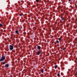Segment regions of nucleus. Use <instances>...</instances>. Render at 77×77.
<instances>
[{"label": "nucleus", "instance_id": "nucleus-21", "mask_svg": "<svg viewBox=\"0 0 77 77\" xmlns=\"http://www.w3.org/2000/svg\"><path fill=\"white\" fill-rule=\"evenodd\" d=\"M22 28H21V27H19V29H21Z\"/></svg>", "mask_w": 77, "mask_h": 77}, {"label": "nucleus", "instance_id": "nucleus-1", "mask_svg": "<svg viewBox=\"0 0 77 77\" xmlns=\"http://www.w3.org/2000/svg\"><path fill=\"white\" fill-rule=\"evenodd\" d=\"M5 57L3 56L2 57V58L0 59V62H2V61H3L5 60Z\"/></svg>", "mask_w": 77, "mask_h": 77}, {"label": "nucleus", "instance_id": "nucleus-30", "mask_svg": "<svg viewBox=\"0 0 77 77\" xmlns=\"http://www.w3.org/2000/svg\"><path fill=\"white\" fill-rule=\"evenodd\" d=\"M64 12H65V11H64Z\"/></svg>", "mask_w": 77, "mask_h": 77}, {"label": "nucleus", "instance_id": "nucleus-14", "mask_svg": "<svg viewBox=\"0 0 77 77\" xmlns=\"http://www.w3.org/2000/svg\"><path fill=\"white\" fill-rule=\"evenodd\" d=\"M62 38H59V41H60V40H61V39H62Z\"/></svg>", "mask_w": 77, "mask_h": 77}, {"label": "nucleus", "instance_id": "nucleus-27", "mask_svg": "<svg viewBox=\"0 0 77 77\" xmlns=\"http://www.w3.org/2000/svg\"><path fill=\"white\" fill-rule=\"evenodd\" d=\"M75 74V75H77V72H76V73Z\"/></svg>", "mask_w": 77, "mask_h": 77}, {"label": "nucleus", "instance_id": "nucleus-17", "mask_svg": "<svg viewBox=\"0 0 77 77\" xmlns=\"http://www.w3.org/2000/svg\"><path fill=\"white\" fill-rule=\"evenodd\" d=\"M61 68L62 69H64V67L62 66Z\"/></svg>", "mask_w": 77, "mask_h": 77}, {"label": "nucleus", "instance_id": "nucleus-18", "mask_svg": "<svg viewBox=\"0 0 77 77\" xmlns=\"http://www.w3.org/2000/svg\"><path fill=\"white\" fill-rule=\"evenodd\" d=\"M2 64H3V65H5V63L4 62H2Z\"/></svg>", "mask_w": 77, "mask_h": 77}, {"label": "nucleus", "instance_id": "nucleus-6", "mask_svg": "<svg viewBox=\"0 0 77 77\" xmlns=\"http://www.w3.org/2000/svg\"><path fill=\"white\" fill-rule=\"evenodd\" d=\"M5 68H8L9 67V65H8V64H6L5 65Z\"/></svg>", "mask_w": 77, "mask_h": 77}, {"label": "nucleus", "instance_id": "nucleus-29", "mask_svg": "<svg viewBox=\"0 0 77 77\" xmlns=\"http://www.w3.org/2000/svg\"><path fill=\"white\" fill-rule=\"evenodd\" d=\"M66 15H68V14H66Z\"/></svg>", "mask_w": 77, "mask_h": 77}, {"label": "nucleus", "instance_id": "nucleus-11", "mask_svg": "<svg viewBox=\"0 0 77 77\" xmlns=\"http://www.w3.org/2000/svg\"><path fill=\"white\" fill-rule=\"evenodd\" d=\"M12 52L13 53H15V50H13L12 51Z\"/></svg>", "mask_w": 77, "mask_h": 77}, {"label": "nucleus", "instance_id": "nucleus-13", "mask_svg": "<svg viewBox=\"0 0 77 77\" xmlns=\"http://www.w3.org/2000/svg\"><path fill=\"white\" fill-rule=\"evenodd\" d=\"M19 9H22V7H19Z\"/></svg>", "mask_w": 77, "mask_h": 77}, {"label": "nucleus", "instance_id": "nucleus-32", "mask_svg": "<svg viewBox=\"0 0 77 77\" xmlns=\"http://www.w3.org/2000/svg\"><path fill=\"white\" fill-rule=\"evenodd\" d=\"M45 2H46V1H45Z\"/></svg>", "mask_w": 77, "mask_h": 77}, {"label": "nucleus", "instance_id": "nucleus-12", "mask_svg": "<svg viewBox=\"0 0 77 77\" xmlns=\"http://www.w3.org/2000/svg\"><path fill=\"white\" fill-rule=\"evenodd\" d=\"M41 72H42V73H43L44 72H43V69H42V70H41Z\"/></svg>", "mask_w": 77, "mask_h": 77}, {"label": "nucleus", "instance_id": "nucleus-5", "mask_svg": "<svg viewBox=\"0 0 77 77\" xmlns=\"http://www.w3.org/2000/svg\"><path fill=\"white\" fill-rule=\"evenodd\" d=\"M37 47V48H38V50H40L41 48V46H38Z\"/></svg>", "mask_w": 77, "mask_h": 77}, {"label": "nucleus", "instance_id": "nucleus-23", "mask_svg": "<svg viewBox=\"0 0 77 77\" xmlns=\"http://www.w3.org/2000/svg\"><path fill=\"white\" fill-rule=\"evenodd\" d=\"M4 32H6V30H4Z\"/></svg>", "mask_w": 77, "mask_h": 77}, {"label": "nucleus", "instance_id": "nucleus-16", "mask_svg": "<svg viewBox=\"0 0 77 77\" xmlns=\"http://www.w3.org/2000/svg\"><path fill=\"white\" fill-rule=\"evenodd\" d=\"M36 1V2H39V0H35Z\"/></svg>", "mask_w": 77, "mask_h": 77}, {"label": "nucleus", "instance_id": "nucleus-24", "mask_svg": "<svg viewBox=\"0 0 77 77\" xmlns=\"http://www.w3.org/2000/svg\"><path fill=\"white\" fill-rule=\"evenodd\" d=\"M71 0H69V2H71Z\"/></svg>", "mask_w": 77, "mask_h": 77}, {"label": "nucleus", "instance_id": "nucleus-10", "mask_svg": "<svg viewBox=\"0 0 77 77\" xmlns=\"http://www.w3.org/2000/svg\"><path fill=\"white\" fill-rule=\"evenodd\" d=\"M60 73H58V74H57V76H59V75H60Z\"/></svg>", "mask_w": 77, "mask_h": 77}, {"label": "nucleus", "instance_id": "nucleus-2", "mask_svg": "<svg viewBox=\"0 0 77 77\" xmlns=\"http://www.w3.org/2000/svg\"><path fill=\"white\" fill-rule=\"evenodd\" d=\"M61 20H63V21H62V20H60V23H63V22H65V20H66L64 17L62 18Z\"/></svg>", "mask_w": 77, "mask_h": 77}, {"label": "nucleus", "instance_id": "nucleus-28", "mask_svg": "<svg viewBox=\"0 0 77 77\" xmlns=\"http://www.w3.org/2000/svg\"><path fill=\"white\" fill-rule=\"evenodd\" d=\"M24 34H25V35H26V33H25Z\"/></svg>", "mask_w": 77, "mask_h": 77}, {"label": "nucleus", "instance_id": "nucleus-20", "mask_svg": "<svg viewBox=\"0 0 77 77\" xmlns=\"http://www.w3.org/2000/svg\"><path fill=\"white\" fill-rule=\"evenodd\" d=\"M63 50H66V48H64L63 49Z\"/></svg>", "mask_w": 77, "mask_h": 77}, {"label": "nucleus", "instance_id": "nucleus-15", "mask_svg": "<svg viewBox=\"0 0 77 77\" xmlns=\"http://www.w3.org/2000/svg\"><path fill=\"white\" fill-rule=\"evenodd\" d=\"M56 42H57V43L58 44H59V41H56Z\"/></svg>", "mask_w": 77, "mask_h": 77}, {"label": "nucleus", "instance_id": "nucleus-25", "mask_svg": "<svg viewBox=\"0 0 77 77\" xmlns=\"http://www.w3.org/2000/svg\"><path fill=\"white\" fill-rule=\"evenodd\" d=\"M3 35H5V33H3Z\"/></svg>", "mask_w": 77, "mask_h": 77}, {"label": "nucleus", "instance_id": "nucleus-8", "mask_svg": "<svg viewBox=\"0 0 77 77\" xmlns=\"http://www.w3.org/2000/svg\"><path fill=\"white\" fill-rule=\"evenodd\" d=\"M57 65H56L54 66V68L55 69H57Z\"/></svg>", "mask_w": 77, "mask_h": 77}, {"label": "nucleus", "instance_id": "nucleus-4", "mask_svg": "<svg viewBox=\"0 0 77 77\" xmlns=\"http://www.w3.org/2000/svg\"><path fill=\"white\" fill-rule=\"evenodd\" d=\"M41 51H38L37 53V54L38 55H39V54H41Z\"/></svg>", "mask_w": 77, "mask_h": 77}, {"label": "nucleus", "instance_id": "nucleus-22", "mask_svg": "<svg viewBox=\"0 0 77 77\" xmlns=\"http://www.w3.org/2000/svg\"><path fill=\"white\" fill-rule=\"evenodd\" d=\"M33 8H35V5H33Z\"/></svg>", "mask_w": 77, "mask_h": 77}, {"label": "nucleus", "instance_id": "nucleus-19", "mask_svg": "<svg viewBox=\"0 0 77 77\" xmlns=\"http://www.w3.org/2000/svg\"><path fill=\"white\" fill-rule=\"evenodd\" d=\"M19 16H22V14H19Z\"/></svg>", "mask_w": 77, "mask_h": 77}, {"label": "nucleus", "instance_id": "nucleus-9", "mask_svg": "<svg viewBox=\"0 0 77 77\" xmlns=\"http://www.w3.org/2000/svg\"><path fill=\"white\" fill-rule=\"evenodd\" d=\"M0 27H3V25L1 23H0Z\"/></svg>", "mask_w": 77, "mask_h": 77}, {"label": "nucleus", "instance_id": "nucleus-3", "mask_svg": "<svg viewBox=\"0 0 77 77\" xmlns=\"http://www.w3.org/2000/svg\"><path fill=\"white\" fill-rule=\"evenodd\" d=\"M9 48L10 50H12L14 49V46L12 45H10L9 46Z\"/></svg>", "mask_w": 77, "mask_h": 77}, {"label": "nucleus", "instance_id": "nucleus-26", "mask_svg": "<svg viewBox=\"0 0 77 77\" xmlns=\"http://www.w3.org/2000/svg\"><path fill=\"white\" fill-rule=\"evenodd\" d=\"M63 24H60V26H63Z\"/></svg>", "mask_w": 77, "mask_h": 77}, {"label": "nucleus", "instance_id": "nucleus-7", "mask_svg": "<svg viewBox=\"0 0 77 77\" xmlns=\"http://www.w3.org/2000/svg\"><path fill=\"white\" fill-rule=\"evenodd\" d=\"M15 32L16 33H17V34H18V33H19V32L18 30H16L15 31Z\"/></svg>", "mask_w": 77, "mask_h": 77}, {"label": "nucleus", "instance_id": "nucleus-31", "mask_svg": "<svg viewBox=\"0 0 77 77\" xmlns=\"http://www.w3.org/2000/svg\"><path fill=\"white\" fill-rule=\"evenodd\" d=\"M0 36H1V35H0Z\"/></svg>", "mask_w": 77, "mask_h": 77}, {"label": "nucleus", "instance_id": "nucleus-33", "mask_svg": "<svg viewBox=\"0 0 77 77\" xmlns=\"http://www.w3.org/2000/svg\"><path fill=\"white\" fill-rule=\"evenodd\" d=\"M65 18H66V17H65Z\"/></svg>", "mask_w": 77, "mask_h": 77}]
</instances>
